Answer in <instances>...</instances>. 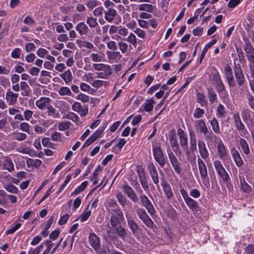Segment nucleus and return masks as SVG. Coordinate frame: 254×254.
Returning a JSON list of instances; mask_svg holds the SVG:
<instances>
[{
    "label": "nucleus",
    "mask_w": 254,
    "mask_h": 254,
    "mask_svg": "<svg viewBox=\"0 0 254 254\" xmlns=\"http://www.w3.org/2000/svg\"><path fill=\"white\" fill-rule=\"evenodd\" d=\"M209 78L219 93L225 90V86L221 80L219 73L216 69L210 74Z\"/></svg>",
    "instance_id": "obj_1"
},
{
    "label": "nucleus",
    "mask_w": 254,
    "mask_h": 254,
    "mask_svg": "<svg viewBox=\"0 0 254 254\" xmlns=\"http://www.w3.org/2000/svg\"><path fill=\"white\" fill-rule=\"evenodd\" d=\"M152 151L154 159L161 168H163L167 159L165 157L161 147L158 145H153Z\"/></svg>",
    "instance_id": "obj_2"
},
{
    "label": "nucleus",
    "mask_w": 254,
    "mask_h": 254,
    "mask_svg": "<svg viewBox=\"0 0 254 254\" xmlns=\"http://www.w3.org/2000/svg\"><path fill=\"white\" fill-rule=\"evenodd\" d=\"M138 192L140 195V200L141 204L146 208L151 215L154 214L155 212V208L148 197L143 193V191L141 189H139Z\"/></svg>",
    "instance_id": "obj_3"
},
{
    "label": "nucleus",
    "mask_w": 254,
    "mask_h": 254,
    "mask_svg": "<svg viewBox=\"0 0 254 254\" xmlns=\"http://www.w3.org/2000/svg\"><path fill=\"white\" fill-rule=\"evenodd\" d=\"M197 163L200 176L205 186L209 185V181L208 177L207 169L205 163L200 158L197 159Z\"/></svg>",
    "instance_id": "obj_4"
},
{
    "label": "nucleus",
    "mask_w": 254,
    "mask_h": 254,
    "mask_svg": "<svg viewBox=\"0 0 254 254\" xmlns=\"http://www.w3.org/2000/svg\"><path fill=\"white\" fill-rule=\"evenodd\" d=\"M214 166L217 171L218 175L221 178L223 181L227 182L230 179L228 174L220 161H215L214 162Z\"/></svg>",
    "instance_id": "obj_5"
},
{
    "label": "nucleus",
    "mask_w": 254,
    "mask_h": 254,
    "mask_svg": "<svg viewBox=\"0 0 254 254\" xmlns=\"http://www.w3.org/2000/svg\"><path fill=\"white\" fill-rule=\"evenodd\" d=\"M114 213L111 216V224L112 227H116L121 224V223L124 220L123 213L120 209L113 210Z\"/></svg>",
    "instance_id": "obj_6"
},
{
    "label": "nucleus",
    "mask_w": 254,
    "mask_h": 254,
    "mask_svg": "<svg viewBox=\"0 0 254 254\" xmlns=\"http://www.w3.org/2000/svg\"><path fill=\"white\" fill-rule=\"evenodd\" d=\"M243 49L248 62H253L254 61V48L249 40L246 39L245 40V45Z\"/></svg>",
    "instance_id": "obj_7"
},
{
    "label": "nucleus",
    "mask_w": 254,
    "mask_h": 254,
    "mask_svg": "<svg viewBox=\"0 0 254 254\" xmlns=\"http://www.w3.org/2000/svg\"><path fill=\"white\" fill-rule=\"evenodd\" d=\"M136 172L139 178V181L142 186V188L145 190H148L149 186L148 185L147 179L143 168L141 167H138L137 168Z\"/></svg>",
    "instance_id": "obj_8"
},
{
    "label": "nucleus",
    "mask_w": 254,
    "mask_h": 254,
    "mask_svg": "<svg viewBox=\"0 0 254 254\" xmlns=\"http://www.w3.org/2000/svg\"><path fill=\"white\" fill-rule=\"evenodd\" d=\"M136 172L139 178V181L142 186V188L145 190H148L149 186L148 185L147 179L143 168L141 167H138L137 168Z\"/></svg>",
    "instance_id": "obj_9"
},
{
    "label": "nucleus",
    "mask_w": 254,
    "mask_h": 254,
    "mask_svg": "<svg viewBox=\"0 0 254 254\" xmlns=\"http://www.w3.org/2000/svg\"><path fill=\"white\" fill-rule=\"evenodd\" d=\"M122 190L127 196V197L133 202H137L138 200V197L134 190L127 184L123 186Z\"/></svg>",
    "instance_id": "obj_10"
},
{
    "label": "nucleus",
    "mask_w": 254,
    "mask_h": 254,
    "mask_svg": "<svg viewBox=\"0 0 254 254\" xmlns=\"http://www.w3.org/2000/svg\"><path fill=\"white\" fill-rule=\"evenodd\" d=\"M126 216L127 218L128 228L131 230L132 235H135L136 234H138L140 228L139 226L134 221L133 218L132 216L128 215L127 213H126Z\"/></svg>",
    "instance_id": "obj_11"
},
{
    "label": "nucleus",
    "mask_w": 254,
    "mask_h": 254,
    "mask_svg": "<svg viewBox=\"0 0 254 254\" xmlns=\"http://www.w3.org/2000/svg\"><path fill=\"white\" fill-rule=\"evenodd\" d=\"M147 169L153 183L156 185L157 188H159V176L154 164L153 163H150L148 165Z\"/></svg>",
    "instance_id": "obj_12"
},
{
    "label": "nucleus",
    "mask_w": 254,
    "mask_h": 254,
    "mask_svg": "<svg viewBox=\"0 0 254 254\" xmlns=\"http://www.w3.org/2000/svg\"><path fill=\"white\" fill-rule=\"evenodd\" d=\"M168 156L170 162L175 172L178 174H180L182 171V169L177 158L172 152L169 153Z\"/></svg>",
    "instance_id": "obj_13"
},
{
    "label": "nucleus",
    "mask_w": 254,
    "mask_h": 254,
    "mask_svg": "<svg viewBox=\"0 0 254 254\" xmlns=\"http://www.w3.org/2000/svg\"><path fill=\"white\" fill-rule=\"evenodd\" d=\"M51 100L48 97H41L36 101V106L40 110H43L47 109L50 105Z\"/></svg>",
    "instance_id": "obj_14"
},
{
    "label": "nucleus",
    "mask_w": 254,
    "mask_h": 254,
    "mask_svg": "<svg viewBox=\"0 0 254 254\" xmlns=\"http://www.w3.org/2000/svg\"><path fill=\"white\" fill-rule=\"evenodd\" d=\"M89 242L96 251L100 248V239L95 233H91L89 235Z\"/></svg>",
    "instance_id": "obj_15"
},
{
    "label": "nucleus",
    "mask_w": 254,
    "mask_h": 254,
    "mask_svg": "<svg viewBox=\"0 0 254 254\" xmlns=\"http://www.w3.org/2000/svg\"><path fill=\"white\" fill-rule=\"evenodd\" d=\"M161 186L164 191L166 197L168 199H170L174 196L173 192L172 191L171 187L169 183L165 179L161 180Z\"/></svg>",
    "instance_id": "obj_16"
},
{
    "label": "nucleus",
    "mask_w": 254,
    "mask_h": 254,
    "mask_svg": "<svg viewBox=\"0 0 254 254\" xmlns=\"http://www.w3.org/2000/svg\"><path fill=\"white\" fill-rule=\"evenodd\" d=\"M170 145L174 151H177L180 149V146L178 142L177 136L174 130H172L169 134Z\"/></svg>",
    "instance_id": "obj_17"
},
{
    "label": "nucleus",
    "mask_w": 254,
    "mask_h": 254,
    "mask_svg": "<svg viewBox=\"0 0 254 254\" xmlns=\"http://www.w3.org/2000/svg\"><path fill=\"white\" fill-rule=\"evenodd\" d=\"M177 132L181 146L183 148L188 147V137L184 130L181 128H179L178 129Z\"/></svg>",
    "instance_id": "obj_18"
},
{
    "label": "nucleus",
    "mask_w": 254,
    "mask_h": 254,
    "mask_svg": "<svg viewBox=\"0 0 254 254\" xmlns=\"http://www.w3.org/2000/svg\"><path fill=\"white\" fill-rule=\"evenodd\" d=\"M198 147L199 152L202 158L206 159L209 157V153L206 147L204 142L202 140H198Z\"/></svg>",
    "instance_id": "obj_19"
},
{
    "label": "nucleus",
    "mask_w": 254,
    "mask_h": 254,
    "mask_svg": "<svg viewBox=\"0 0 254 254\" xmlns=\"http://www.w3.org/2000/svg\"><path fill=\"white\" fill-rule=\"evenodd\" d=\"M231 152L236 166L238 167L242 166L244 164V162L240 153L235 148H233L231 149Z\"/></svg>",
    "instance_id": "obj_20"
},
{
    "label": "nucleus",
    "mask_w": 254,
    "mask_h": 254,
    "mask_svg": "<svg viewBox=\"0 0 254 254\" xmlns=\"http://www.w3.org/2000/svg\"><path fill=\"white\" fill-rule=\"evenodd\" d=\"M217 148L218 155L220 159H224L227 156L228 150L221 139H220V141L218 143Z\"/></svg>",
    "instance_id": "obj_21"
},
{
    "label": "nucleus",
    "mask_w": 254,
    "mask_h": 254,
    "mask_svg": "<svg viewBox=\"0 0 254 254\" xmlns=\"http://www.w3.org/2000/svg\"><path fill=\"white\" fill-rule=\"evenodd\" d=\"M190 151L194 153L196 151V139L195 133L192 130H190Z\"/></svg>",
    "instance_id": "obj_22"
},
{
    "label": "nucleus",
    "mask_w": 254,
    "mask_h": 254,
    "mask_svg": "<svg viewBox=\"0 0 254 254\" xmlns=\"http://www.w3.org/2000/svg\"><path fill=\"white\" fill-rule=\"evenodd\" d=\"M75 29L81 36L86 35L89 30L87 25L83 22L77 24Z\"/></svg>",
    "instance_id": "obj_23"
},
{
    "label": "nucleus",
    "mask_w": 254,
    "mask_h": 254,
    "mask_svg": "<svg viewBox=\"0 0 254 254\" xmlns=\"http://www.w3.org/2000/svg\"><path fill=\"white\" fill-rule=\"evenodd\" d=\"M195 127L196 130L202 133L207 132L208 129L205 122L201 119L195 121Z\"/></svg>",
    "instance_id": "obj_24"
},
{
    "label": "nucleus",
    "mask_w": 254,
    "mask_h": 254,
    "mask_svg": "<svg viewBox=\"0 0 254 254\" xmlns=\"http://www.w3.org/2000/svg\"><path fill=\"white\" fill-rule=\"evenodd\" d=\"M235 75L237 79V82L239 86L244 84L245 81V78L241 68H236L235 70Z\"/></svg>",
    "instance_id": "obj_25"
},
{
    "label": "nucleus",
    "mask_w": 254,
    "mask_h": 254,
    "mask_svg": "<svg viewBox=\"0 0 254 254\" xmlns=\"http://www.w3.org/2000/svg\"><path fill=\"white\" fill-rule=\"evenodd\" d=\"M185 201L186 204L188 206L189 208L192 211H195L196 212L199 210V207L197 202L195 200L192 199L191 197H189Z\"/></svg>",
    "instance_id": "obj_26"
},
{
    "label": "nucleus",
    "mask_w": 254,
    "mask_h": 254,
    "mask_svg": "<svg viewBox=\"0 0 254 254\" xmlns=\"http://www.w3.org/2000/svg\"><path fill=\"white\" fill-rule=\"evenodd\" d=\"M20 112L18 110H17V120L20 121H23L24 119L28 121L32 116L33 112L29 110H25L24 111V117L22 115L19 113Z\"/></svg>",
    "instance_id": "obj_27"
},
{
    "label": "nucleus",
    "mask_w": 254,
    "mask_h": 254,
    "mask_svg": "<svg viewBox=\"0 0 254 254\" xmlns=\"http://www.w3.org/2000/svg\"><path fill=\"white\" fill-rule=\"evenodd\" d=\"M115 231V233L122 239H125L127 235V230L121 224L117 225L116 227H112Z\"/></svg>",
    "instance_id": "obj_28"
},
{
    "label": "nucleus",
    "mask_w": 254,
    "mask_h": 254,
    "mask_svg": "<svg viewBox=\"0 0 254 254\" xmlns=\"http://www.w3.org/2000/svg\"><path fill=\"white\" fill-rule=\"evenodd\" d=\"M116 15V11L114 8H108L107 11H105V19L108 22H111L115 18Z\"/></svg>",
    "instance_id": "obj_29"
},
{
    "label": "nucleus",
    "mask_w": 254,
    "mask_h": 254,
    "mask_svg": "<svg viewBox=\"0 0 254 254\" xmlns=\"http://www.w3.org/2000/svg\"><path fill=\"white\" fill-rule=\"evenodd\" d=\"M155 101L153 98L147 99L145 102L142 105L145 111L149 112L152 111L153 109V104Z\"/></svg>",
    "instance_id": "obj_30"
},
{
    "label": "nucleus",
    "mask_w": 254,
    "mask_h": 254,
    "mask_svg": "<svg viewBox=\"0 0 254 254\" xmlns=\"http://www.w3.org/2000/svg\"><path fill=\"white\" fill-rule=\"evenodd\" d=\"M239 143L242 148V151L246 155H248L250 153L249 144L246 140L243 138H240L239 140Z\"/></svg>",
    "instance_id": "obj_31"
},
{
    "label": "nucleus",
    "mask_w": 254,
    "mask_h": 254,
    "mask_svg": "<svg viewBox=\"0 0 254 254\" xmlns=\"http://www.w3.org/2000/svg\"><path fill=\"white\" fill-rule=\"evenodd\" d=\"M6 99L8 104L13 105L16 102V95L9 89L6 94Z\"/></svg>",
    "instance_id": "obj_32"
},
{
    "label": "nucleus",
    "mask_w": 254,
    "mask_h": 254,
    "mask_svg": "<svg viewBox=\"0 0 254 254\" xmlns=\"http://www.w3.org/2000/svg\"><path fill=\"white\" fill-rule=\"evenodd\" d=\"M208 98L210 103H213L217 99V94L214 89L211 87H208L207 89Z\"/></svg>",
    "instance_id": "obj_33"
},
{
    "label": "nucleus",
    "mask_w": 254,
    "mask_h": 254,
    "mask_svg": "<svg viewBox=\"0 0 254 254\" xmlns=\"http://www.w3.org/2000/svg\"><path fill=\"white\" fill-rule=\"evenodd\" d=\"M86 22L91 28H94L98 25L97 18L92 16L87 17Z\"/></svg>",
    "instance_id": "obj_34"
},
{
    "label": "nucleus",
    "mask_w": 254,
    "mask_h": 254,
    "mask_svg": "<svg viewBox=\"0 0 254 254\" xmlns=\"http://www.w3.org/2000/svg\"><path fill=\"white\" fill-rule=\"evenodd\" d=\"M107 55L108 58L110 60L120 59L121 57V55L119 52L118 51H107Z\"/></svg>",
    "instance_id": "obj_35"
},
{
    "label": "nucleus",
    "mask_w": 254,
    "mask_h": 254,
    "mask_svg": "<svg viewBox=\"0 0 254 254\" xmlns=\"http://www.w3.org/2000/svg\"><path fill=\"white\" fill-rule=\"evenodd\" d=\"M60 76L64 80L66 83L71 81L73 77L69 69L65 71L63 74H61Z\"/></svg>",
    "instance_id": "obj_36"
},
{
    "label": "nucleus",
    "mask_w": 254,
    "mask_h": 254,
    "mask_svg": "<svg viewBox=\"0 0 254 254\" xmlns=\"http://www.w3.org/2000/svg\"><path fill=\"white\" fill-rule=\"evenodd\" d=\"M48 110L47 114L53 118H57L60 117V114L57 112L56 109L50 104L47 108Z\"/></svg>",
    "instance_id": "obj_37"
},
{
    "label": "nucleus",
    "mask_w": 254,
    "mask_h": 254,
    "mask_svg": "<svg viewBox=\"0 0 254 254\" xmlns=\"http://www.w3.org/2000/svg\"><path fill=\"white\" fill-rule=\"evenodd\" d=\"M154 6L150 4H141L139 5L138 9L140 11H145L148 12H152L153 10Z\"/></svg>",
    "instance_id": "obj_38"
},
{
    "label": "nucleus",
    "mask_w": 254,
    "mask_h": 254,
    "mask_svg": "<svg viewBox=\"0 0 254 254\" xmlns=\"http://www.w3.org/2000/svg\"><path fill=\"white\" fill-rule=\"evenodd\" d=\"M240 182L241 190L246 193H250L252 190L251 186L248 184V183L246 182L244 179L243 180H241Z\"/></svg>",
    "instance_id": "obj_39"
},
{
    "label": "nucleus",
    "mask_w": 254,
    "mask_h": 254,
    "mask_svg": "<svg viewBox=\"0 0 254 254\" xmlns=\"http://www.w3.org/2000/svg\"><path fill=\"white\" fill-rule=\"evenodd\" d=\"M210 124L212 126V129L215 133H219L220 132L219 123L216 119L214 118L212 120H211Z\"/></svg>",
    "instance_id": "obj_40"
},
{
    "label": "nucleus",
    "mask_w": 254,
    "mask_h": 254,
    "mask_svg": "<svg viewBox=\"0 0 254 254\" xmlns=\"http://www.w3.org/2000/svg\"><path fill=\"white\" fill-rule=\"evenodd\" d=\"M217 116L218 117L220 118H225L227 113L225 111V108L223 105L220 104L218 105L217 109Z\"/></svg>",
    "instance_id": "obj_41"
},
{
    "label": "nucleus",
    "mask_w": 254,
    "mask_h": 254,
    "mask_svg": "<svg viewBox=\"0 0 254 254\" xmlns=\"http://www.w3.org/2000/svg\"><path fill=\"white\" fill-rule=\"evenodd\" d=\"M116 198L121 206L124 207L126 205L127 198L121 192H119L117 193Z\"/></svg>",
    "instance_id": "obj_42"
},
{
    "label": "nucleus",
    "mask_w": 254,
    "mask_h": 254,
    "mask_svg": "<svg viewBox=\"0 0 254 254\" xmlns=\"http://www.w3.org/2000/svg\"><path fill=\"white\" fill-rule=\"evenodd\" d=\"M88 185V182L85 181L83 182L79 186L75 189L74 191L71 193V195L77 194L80 192L83 191L86 188Z\"/></svg>",
    "instance_id": "obj_43"
},
{
    "label": "nucleus",
    "mask_w": 254,
    "mask_h": 254,
    "mask_svg": "<svg viewBox=\"0 0 254 254\" xmlns=\"http://www.w3.org/2000/svg\"><path fill=\"white\" fill-rule=\"evenodd\" d=\"M79 46L80 47H85L88 49H92L94 51H97V48L94 47L93 44L87 41H80Z\"/></svg>",
    "instance_id": "obj_44"
},
{
    "label": "nucleus",
    "mask_w": 254,
    "mask_h": 254,
    "mask_svg": "<svg viewBox=\"0 0 254 254\" xmlns=\"http://www.w3.org/2000/svg\"><path fill=\"white\" fill-rule=\"evenodd\" d=\"M3 168L8 171H11L14 169V165L11 160L8 158L5 159L3 163Z\"/></svg>",
    "instance_id": "obj_45"
},
{
    "label": "nucleus",
    "mask_w": 254,
    "mask_h": 254,
    "mask_svg": "<svg viewBox=\"0 0 254 254\" xmlns=\"http://www.w3.org/2000/svg\"><path fill=\"white\" fill-rule=\"evenodd\" d=\"M237 129L240 131V135L244 136L246 134V129L244 124L242 123V121L238 123L236 125Z\"/></svg>",
    "instance_id": "obj_46"
},
{
    "label": "nucleus",
    "mask_w": 254,
    "mask_h": 254,
    "mask_svg": "<svg viewBox=\"0 0 254 254\" xmlns=\"http://www.w3.org/2000/svg\"><path fill=\"white\" fill-rule=\"evenodd\" d=\"M60 95L64 96H71L72 93L70 89L67 87H62L58 91Z\"/></svg>",
    "instance_id": "obj_47"
},
{
    "label": "nucleus",
    "mask_w": 254,
    "mask_h": 254,
    "mask_svg": "<svg viewBox=\"0 0 254 254\" xmlns=\"http://www.w3.org/2000/svg\"><path fill=\"white\" fill-rule=\"evenodd\" d=\"M241 115L244 121L251 119L250 111L248 109H244L242 111Z\"/></svg>",
    "instance_id": "obj_48"
},
{
    "label": "nucleus",
    "mask_w": 254,
    "mask_h": 254,
    "mask_svg": "<svg viewBox=\"0 0 254 254\" xmlns=\"http://www.w3.org/2000/svg\"><path fill=\"white\" fill-rule=\"evenodd\" d=\"M107 83V82L106 81L97 79L93 81V82L92 83V85L93 87L96 88H99V87H101L102 86H105Z\"/></svg>",
    "instance_id": "obj_49"
},
{
    "label": "nucleus",
    "mask_w": 254,
    "mask_h": 254,
    "mask_svg": "<svg viewBox=\"0 0 254 254\" xmlns=\"http://www.w3.org/2000/svg\"><path fill=\"white\" fill-rule=\"evenodd\" d=\"M99 1L96 0H89L86 2V5L90 9H93L98 5Z\"/></svg>",
    "instance_id": "obj_50"
},
{
    "label": "nucleus",
    "mask_w": 254,
    "mask_h": 254,
    "mask_svg": "<svg viewBox=\"0 0 254 254\" xmlns=\"http://www.w3.org/2000/svg\"><path fill=\"white\" fill-rule=\"evenodd\" d=\"M204 114V110L200 108H196L193 114V117L195 118L199 119L202 118Z\"/></svg>",
    "instance_id": "obj_51"
},
{
    "label": "nucleus",
    "mask_w": 254,
    "mask_h": 254,
    "mask_svg": "<svg viewBox=\"0 0 254 254\" xmlns=\"http://www.w3.org/2000/svg\"><path fill=\"white\" fill-rule=\"evenodd\" d=\"M224 71H225V77L226 78V79H228L230 77H231L233 76V72H232V69L230 66L227 64L224 67Z\"/></svg>",
    "instance_id": "obj_52"
},
{
    "label": "nucleus",
    "mask_w": 254,
    "mask_h": 254,
    "mask_svg": "<svg viewBox=\"0 0 254 254\" xmlns=\"http://www.w3.org/2000/svg\"><path fill=\"white\" fill-rule=\"evenodd\" d=\"M247 99L249 107L254 111V96L252 94H248Z\"/></svg>",
    "instance_id": "obj_53"
},
{
    "label": "nucleus",
    "mask_w": 254,
    "mask_h": 254,
    "mask_svg": "<svg viewBox=\"0 0 254 254\" xmlns=\"http://www.w3.org/2000/svg\"><path fill=\"white\" fill-rule=\"evenodd\" d=\"M70 122L69 121L66 122H61L59 123L58 127L60 130H64L69 127Z\"/></svg>",
    "instance_id": "obj_54"
},
{
    "label": "nucleus",
    "mask_w": 254,
    "mask_h": 254,
    "mask_svg": "<svg viewBox=\"0 0 254 254\" xmlns=\"http://www.w3.org/2000/svg\"><path fill=\"white\" fill-rule=\"evenodd\" d=\"M197 101L198 103H200L201 106L206 103L205 96L203 94L201 93H197Z\"/></svg>",
    "instance_id": "obj_55"
},
{
    "label": "nucleus",
    "mask_w": 254,
    "mask_h": 254,
    "mask_svg": "<svg viewBox=\"0 0 254 254\" xmlns=\"http://www.w3.org/2000/svg\"><path fill=\"white\" fill-rule=\"evenodd\" d=\"M102 71L108 77L113 72V69L108 64H105Z\"/></svg>",
    "instance_id": "obj_56"
},
{
    "label": "nucleus",
    "mask_w": 254,
    "mask_h": 254,
    "mask_svg": "<svg viewBox=\"0 0 254 254\" xmlns=\"http://www.w3.org/2000/svg\"><path fill=\"white\" fill-rule=\"evenodd\" d=\"M5 189L9 192L16 193V187L12 184L9 183L4 186Z\"/></svg>",
    "instance_id": "obj_57"
},
{
    "label": "nucleus",
    "mask_w": 254,
    "mask_h": 254,
    "mask_svg": "<svg viewBox=\"0 0 254 254\" xmlns=\"http://www.w3.org/2000/svg\"><path fill=\"white\" fill-rule=\"evenodd\" d=\"M136 212L138 217L140 219L147 215L145 210L142 208H138L137 209H136Z\"/></svg>",
    "instance_id": "obj_58"
},
{
    "label": "nucleus",
    "mask_w": 254,
    "mask_h": 254,
    "mask_svg": "<svg viewBox=\"0 0 254 254\" xmlns=\"http://www.w3.org/2000/svg\"><path fill=\"white\" fill-rule=\"evenodd\" d=\"M90 57L93 62H99L102 61V56L98 54L92 53L90 55Z\"/></svg>",
    "instance_id": "obj_59"
},
{
    "label": "nucleus",
    "mask_w": 254,
    "mask_h": 254,
    "mask_svg": "<svg viewBox=\"0 0 254 254\" xmlns=\"http://www.w3.org/2000/svg\"><path fill=\"white\" fill-rule=\"evenodd\" d=\"M203 134H204L206 141H211L213 140L214 135L212 131H209L208 129H207V132H205Z\"/></svg>",
    "instance_id": "obj_60"
},
{
    "label": "nucleus",
    "mask_w": 254,
    "mask_h": 254,
    "mask_svg": "<svg viewBox=\"0 0 254 254\" xmlns=\"http://www.w3.org/2000/svg\"><path fill=\"white\" fill-rule=\"evenodd\" d=\"M125 41H127L129 42V43H131L133 45H135L136 44V39L135 36L133 34L131 33L129 36L127 37V38L124 39Z\"/></svg>",
    "instance_id": "obj_61"
},
{
    "label": "nucleus",
    "mask_w": 254,
    "mask_h": 254,
    "mask_svg": "<svg viewBox=\"0 0 254 254\" xmlns=\"http://www.w3.org/2000/svg\"><path fill=\"white\" fill-rule=\"evenodd\" d=\"M78 100L81 101L83 103L87 102L89 101V97L88 95L83 93L79 94L77 98Z\"/></svg>",
    "instance_id": "obj_62"
},
{
    "label": "nucleus",
    "mask_w": 254,
    "mask_h": 254,
    "mask_svg": "<svg viewBox=\"0 0 254 254\" xmlns=\"http://www.w3.org/2000/svg\"><path fill=\"white\" fill-rule=\"evenodd\" d=\"M91 213V212L90 210L86 211L85 212H83L80 216V221L81 222L86 221L90 216Z\"/></svg>",
    "instance_id": "obj_63"
},
{
    "label": "nucleus",
    "mask_w": 254,
    "mask_h": 254,
    "mask_svg": "<svg viewBox=\"0 0 254 254\" xmlns=\"http://www.w3.org/2000/svg\"><path fill=\"white\" fill-rule=\"evenodd\" d=\"M246 254H254V245L250 244L245 248Z\"/></svg>",
    "instance_id": "obj_64"
}]
</instances>
